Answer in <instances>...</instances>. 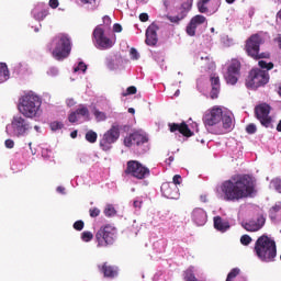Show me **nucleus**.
<instances>
[{
	"instance_id": "a878e982",
	"label": "nucleus",
	"mask_w": 281,
	"mask_h": 281,
	"mask_svg": "<svg viewBox=\"0 0 281 281\" xmlns=\"http://www.w3.org/2000/svg\"><path fill=\"white\" fill-rule=\"evenodd\" d=\"M41 8H43V4H37L31 12L35 21H44L45 18L49 14L47 9L41 10Z\"/></svg>"
},
{
	"instance_id": "423d86ee",
	"label": "nucleus",
	"mask_w": 281,
	"mask_h": 281,
	"mask_svg": "<svg viewBox=\"0 0 281 281\" xmlns=\"http://www.w3.org/2000/svg\"><path fill=\"white\" fill-rule=\"evenodd\" d=\"M128 131V125H120L114 123L109 131L103 134L99 146L104 153H109L113 148V144L120 139V131Z\"/></svg>"
},
{
	"instance_id": "09e8293b",
	"label": "nucleus",
	"mask_w": 281,
	"mask_h": 281,
	"mask_svg": "<svg viewBox=\"0 0 281 281\" xmlns=\"http://www.w3.org/2000/svg\"><path fill=\"white\" fill-rule=\"evenodd\" d=\"M89 214H90L91 218H98V216H100V209L92 207L89 210Z\"/></svg>"
},
{
	"instance_id": "5fc2aeb1",
	"label": "nucleus",
	"mask_w": 281,
	"mask_h": 281,
	"mask_svg": "<svg viewBox=\"0 0 281 281\" xmlns=\"http://www.w3.org/2000/svg\"><path fill=\"white\" fill-rule=\"evenodd\" d=\"M130 54L132 60H139V52H137L135 48H131Z\"/></svg>"
},
{
	"instance_id": "2f4dec72",
	"label": "nucleus",
	"mask_w": 281,
	"mask_h": 281,
	"mask_svg": "<svg viewBox=\"0 0 281 281\" xmlns=\"http://www.w3.org/2000/svg\"><path fill=\"white\" fill-rule=\"evenodd\" d=\"M86 142H89V144H95L98 142V133L93 132V130H90L86 133Z\"/></svg>"
},
{
	"instance_id": "c9c22d12",
	"label": "nucleus",
	"mask_w": 281,
	"mask_h": 281,
	"mask_svg": "<svg viewBox=\"0 0 281 281\" xmlns=\"http://www.w3.org/2000/svg\"><path fill=\"white\" fill-rule=\"evenodd\" d=\"M184 280L186 281H196V277H194V270H192V268H189L184 272Z\"/></svg>"
},
{
	"instance_id": "1a4fd4ad",
	"label": "nucleus",
	"mask_w": 281,
	"mask_h": 281,
	"mask_svg": "<svg viewBox=\"0 0 281 281\" xmlns=\"http://www.w3.org/2000/svg\"><path fill=\"white\" fill-rule=\"evenodd\" d=\"M269 82V72L259 68H252L246 79L247 89H259Z\"/></svg>"
},
{
	"instance_id": "8fccbe9b",
	"label": "nucleus",
	"mask_w": 281,
	"mask_h": 281,
	"mask_svg": "<svg viewBox=\"0 0 281 281\" xmlns=\"http://www.w3.org/2000/svg\"><path fill=\"white\" fill-rule=\"evenodd\" d=\"M93 115H94V117H97V120H106V116L104 115V112H101L95 108H94V111H93Z\"/></svg>"
},
{
	"instance_id": "6ab92c4d",
	"label": "nucleus",
	"mask_w": 281,
	"mask_h": 281,
	"mask_svg": "<svg viewBox=\"0 0 281 281\" xmlns=\"http://www.w3.org/2000/svg\"><path fill=\"white\" fill-rule=\"evenodd\" d=\"M160 190L166 199H179V188L170 182L162 183Z\"/></svg>"
},
{
	"instance_id": "cd10ccee",
	"label": "nucleus",
	"mask_w": 281,
	"mask_h": 281,
	"mask_svg": "<svg viewBox=\"0 0 281 281\" xmlns=\"http://www.w3.org/2000/svg\"><path fill=\"white\" fill-rule=\"evenodd\" d=\"M214 227L217 229V232L225 233L227 229H229V222L224 221L221 216L214 217Z\"/></svg>"
},
{
	"instance_id": "6e6552de",
	"label": "nucleus",
	"mask_w": 281,
	"mask_h": 281,
	"mask_svg": "<svg viewBox=\"0 0 281 281\" xmlns=\"http://www.w3.org/2000/svg\"><path fill=\"white\" fill-rule=\"evenodd\" d=\"M222 120L223 109H221L220 106L212 108L203 116V123L206 131L209 133H212L213 135H218V130H215L214 126H216V124H221Z\"/></svg>"
},
{
	"instance_id": "4c0bfd02",
	"label": "nucleus",
	"mask_w": 281,
	"mask_h": 281,
	"mask_svg": "<svg viewBox=\"0 0 281 281\" xmlns=\"http://www.w3.org/2000/svg\"><path fill=\"white\" fill-rule=\"evenodd\" d=\"M64 127H65V124H63V122L54 121L50 123V131H60Z\"/></svg>"
},
{
	"instance_id": "9b49d317",
	"label": "nucleus",
	"mask_w": 281,
	"mask_h": 281,
	"mask_svg": "<svg viewBox=\"0 0 281 281\" xmlns=\"http://www.w3.org/2000/svg\"><path fill=\"white\" fill-rule=\"evenodd\" d=\"M117 238V231L111 225L101 227L95 234L97 247H109Z\"/></svg>"
},
{
	"instance_id": "393cba45",
	"label": "nucleus",
	"mask_w": 281,
	"mask_h": 281,
	"mask_svg": "<svg viewBox=\"0 0 281 281\" xmlns=\"http://www.w3.org/2000/svg\"><path fill=\"white\" fill-rule=\"evenodd\" d=\"M234 114L229 110H223L222 124L224 131H232L234 128Z\"/></svg>"
},
{
	"instance_id": "4be33fe9",
	"label": "nucleus",
	"mask_w": 281,
	"mask_h": 281,
	"mask_svg": "<svg viewBox=\"0 0 281 281\" xmlns=\"http://www.w3.org/2000/svg\"><path fill=\"white\" fill-rule=\"evenodd\" d=\"M265 226V218L259 217L257 221L241 222V227L246 229V232H258L262 229Z\"/></svg>"
},
{
	"instance_id": "bb28decb",
	"label": "nucleus",
	"mask_w": 281,
	"mask_h": 281,
	"mask_svg": "<svg viewBox=\"0 0 281 281\" xmlns=\"http://www.w3.org/2000/svg\"><path fill=\"white\" fill-rule=\"evenodd\" d=\"M99 270L105 276V278H115L117 276V267L115 266L103 263L102 267L99 266Z\"/></svg>"
},
{
	"instance_id": "ddd939ff",
	"label": "nucleus",
	"mask_w": 281,
	"mask_h": 281,
	"mask_svg": "<svg viewBox=\"0 0 281 281\" xmlns=\"http://www.w3.org/2000/svg\"><path fill=\"white\" fill-rule=\"evenodd\" d=\"M124 144L127 148L134 146L137 155H144V153H148V137L144 136V134H139V132H135L125 137Z\"/></svg>"
},
{
	"instance_id": "c85d7f7f",
	"label": "nucleus",
	"mask_w": 281,
	"mask_h": 281,
	"mask_svg": "<svg viewBox=\"0 0 281 281\" xmlns=\"http://www.w3.org/2000/svg\"><path fill=\"white\" fill-rule=\"evenodd\" d=\"M192 10V0H188L187 2H183L178 11V16L183 21L188 16V12Z\"/></svg>"
},
{
	"instance_id": "4468645a",
	"label": "nucleus",
	"mask_w": 281,
	"mask_h": 281,
	"mask_svg": "<svg viewBox=\"0 0 281 281\" xmlns=\"http://www.w3.org/2000/svg\"><path fill=\"white\" fill-rule=\"evenodd\" d=\"M124 175L134 177V179H146V177H150V169L137 160H130L126 164Z\"/></svg>"
},
{
	"instance_id": "ea45409f",
	"label": "nucleus",
	"mask_w": 281,
	"mask_h": 281,
	"mask_svg": "<svg viewBox=\"0 0 281 281\" xmlns=\"http://www.w3.org/2000/svg\"><path fill=\"white\" fill-rule=\"evenodd\" d=\"M238 273H240V269L238 268H234L233 270H231V272L228 273L226 281H232L234 280V278H236V276H238Z\"/></svg>"
},
{
	"instance_id": "774afa93",
	"label": "nucleus",
	"mask_w": 281,
	"mask_h": 281,
	"mask_svg": "<svg viewBox=\"0 0 281 281\" xmlns=\"http://www.w3.org/2000/svg\"><path fill=\"white\" fill-rule=\"evenodd\" d=\"M277 131H278V133H281V120L279 121V123L277 125Z\"/></svg>"
},
{
	"instance_id": "338daca9",
	"label": "nucleus",
	"mask_w": 281,
	"mask_h": 281,
	"mask_svg": "<svg viewBox=\"0 0 281 281\" xmlns=\"http://www.w3.org/2000/svg\"><path fill=\"white\" fill-rule=\"evenodd\" d=\"M57 192L60 194H65V188L64 187H57Z\"/></svg>"
},
{
	"instance_id": "20e7f679",
	"label": "nucleus",
	"mask_w": 281,
	"mask_h": 281,
	"mask_svg": "<svg viewBox=\"0 0 281 281\" xmlns=\"http://www.w3.org/2000/svg\"><path fill=\"white\" fill-rule=\"evenodd\" d=\"M32 122L27 116H22V114H15L11 119V123L5 126V133L9 137H27L32 133Z\"/></svg>"
},
{
	"instance_id": "37998d69",
	"label": "nucleus",
	"mask_w": 281,
	"mask_h": 281,
	"mask_svg": "<svg viewBox=\"0 0 281 281\" xmlns=\"http://www.w3.org/2000/svg\"><path fill=\"white\" fill-rule=\"evenodd\" d=\"M74 229H76L77 232H82V229H85V222L82 220H79L77 222L74 223Z\"/></svg>"
},
{
	"instance_id": "f704fd0d",
	"label": "nucleus",
	"mask_w": 281,
	"mask_h": 281,
	"mask_svg": "<svg viewBox=\"0 0 281 281\" xmlns=\"http://www.w3.org/2000/svg\"><path fill=\"white\" fill-rule=\"evenodd\" d=\"M75 113L81 115V117H89V109H87L85 105H79Z\"/></svg>"
},
{
	"instance_id": "72a5a7b5",
	"label": "nucleus",
	"mask_w": 281,
	"mask_h": 281,
	"mask_svg": "<svg viewBox=\"0 0 281 281\" xmlns=\"http://www.w3.org/2000/svg\"><path fill=\"white\" fill-rule=\"evenodd\" d=\"M103 212H104V215L108 216L109 218L117 214V211H115V207L112 204H108Z\"/></svg>"
},
{
	"instance_id": "58836bf2",
	"label": "nucleus",
	"mask_w": 281,
	"mask_h": 281,
	"mask_svg": "<svg viewBox=\"0 0 281 281\" xmlns=\"http://www.w3.org/2000/svg\"><path fill=\"white\" fill-rule=\"evenodd\" d=\"M259 67L261 69H267V71H270V69L273 68V63H267L265 60H259Z\"/></svg>"
},
{
	"instance_id": "5701e85b",
	"label": "nucleus",
	"mask_w": 281,
	"mask_h": 281,
	"mask_svg": "<svg viewBox=\"0 0 281 281\" xmlns=\"http://www.w3.org/2000/svg\"><path fill=\"white\" fill-rule=\"evenodd\" d=\"M169 130L171 133L179 131V133H181V135H184V137H192V135H194V133L190 131V127L188 126V124H186V122H182L181 124L169 123Z\"/></svg>"
},
{
	"instance_id": "a211bd4d",
	"label": "nucleus",
	"mask_w": 281,
	"mask_h": 281,
	"mask_svg": "<svg viewBox=\"0 0 281 281\" xmlns=\"http://www.w3.org/2000/svg\"><path fill=\"white\" fill-rule=\"evenodd\" d=\"M207 19L204 15H195L191 19L190 23L187 25L188 36H196V27L203 25Z\"/></svg>"
},
{
	"instance_id": "a19ab883",
	"label": "nucleus",
	"mask_w": 281,
	"mask_h": 281,
	"mask_svg": "<svg viewBox=\"0 0 281 281\" xmlns=\"http://www.w3.org/2000/svg\"><path fill=\"white\" fill-rule=\"evenodd\" d=\"M82 71L85 74L87 71V66L83 61H79L78 66L74 67V72Z\"/></svg>"
},
{
	"instance_id": "bf43d9fd",
	"label": "nucleus",
	"mask_w": 281,
	"mask_h": 281,
	"mask_svg": "<svg viewBox=\"0 0 281 281\" xmlns=\"http://www.w3.org/2000/svg\"><path fill=\"white\" fill-rule=\"evenodd\" d=\"M139 21H142V23H146V21H148V13H140Z\"/></svg>"
},
{
	"instance_id": "864d4df0",
	"label": "nucleus",
	"mask_w": 281,
	"mask_h": 281,
	"mask_svg": "<svg viewBox=\"0 0 281 281\" xmlns=\"http://www.w3.org/2000/svg\"><path fill=\"white\" fill-rule=\"evenodd\" d=\"M47 76H52L53 78H56V76H58V68L56 67H50L47 70Z\"/></svg>"
},
{
	"instance_id": "9d476101",
	"label": "nucleus",
	"mask_w": 281,
	"mask_h": 281,
	"mask_svg": "<svg viewBox=\"0 0 281 281\" xmlns=\"http://www.w3.org/2000/svg\"><path fill=\"white\" fill-rule=\"evenodd\" d=\"M260 45H262V36L259 34L251 35L246 41V54L255 60H261V58H269V53H260Z\"/></svg>"
},
{
	"instance_id": "473e14b6",
	"label": "nucleus",
	"mask_w": 281,
	"mask_h": 281,
	"mask_svg": "<svg viewBox=\"0 0 281 281\" xmlns=\"http://www.w3.org/2000/svg\"><path fill=\"white\" fill-rule=\"evenodd\" d=\"M270 188H273L276 192H279L281 194V179L280 178H274L270 181Z\"/></svg>"
},
{
	"instance_id": "b1692460",
	"label": "nucleus",
	"mask_w": 281,
	"mask_h": 281,
	"mask_svg": "<svg viewBox=\"0 0 281 281\" xmlns=\"http://www.w3.org/2000/svg\"><path fill=\"white\" fill-rule=\"evenodd\" d=\"M210 80H211V87H212V90L210 92V98L212 100H216V98H218V93H221V79L218 78V76L212 75L210 77Z\"/></svg>"
},
{
	"instance_id": "c756f323",
	"label": "nucleus",
	"mask_w": 281,
	"mask_h": 281,
	"mask_svg": "<svg viewBox=\"0 0 281 281\" xmlns=\"http://www.w3.org/2000/svg\"><path fill=\"white\" fill-rule=\"evenodd\" d=\"M7 80H10V70L5 63H0V85H3Z\"/></svg>"
},
{
	"instance_id": "de8ad7c7",
	"label": "nucleus",
	"mask_w": 281,
	"mask_h": 281,
	"mask_svg": "<svg viewBox=\"0 0 281 281\" xmlns=\"http://www.w3.org/2000/svg\"><path fill=\"white\" fill-rule=\"evenodd\" d=\"M135 93H137V88L134 86H131L126 89V92H123V95H135Z\"/></svg>"
},
{
	"instance_id": "a18cd8bd",
	"label": "nucleus",
	"mask_w": 281,
	"mask_h": 281,
	"mask_svg": "<svg viewBox=\"0 0 281 281\" xmlns=\"http://www.w3.org/2000/svg\"><path fill=\"white\" fill-rule=\"evenodd\" d=\"M256 131H258V128L256 127V124L250 123L246 126V133H248V135H254L256 133Z\"/></svg>"
},
{
	"instance_id": "f257e3e1",
	"label": "nucleus",
	"mask_w": 281,
	"mask_h": 281,
	"mask_svg": "<svg viewBox=\"0 0 281 281\" xmlns=\"http://www.w3.org/2000/svg\"><path fill=\"white\" fill-rule=\"evenodd\" d=\"M255 192L254 179L249 175H234L220 186V199L238 203Z\"/></svg>"
},
{
	"instance_id": "7c9ffc66",
	"label": "nucleus",
	"mask_w": 281,
	"mask_h": 281,
	"mask_svg": "<svg viewBox=\"0 0 281 281\" xmlns=\"http://www.w3.org/2000/svg\"><path fill=\"white\" fill-rule=\"evenodd\" d=\"M105 65H106L108 69H110V71H115L116 69L120 68V65H117V63H115V59L111 55L105 57Z\"/></svg>"
},
{
	"instance_id": "49530a36",
	"label": "nucleus",
	"mask_w": 281,
	"mask_h": 281,
	"mask_svg": "<svg viewBox=\"0 0 281 281\" xmlns=\"http://www.w3.org/2000/svg\"><path fill=\"white\" fill-rule=\"evenodd\" d=\"M221 42L226 46L229 47V45H232V43H234V40L229 38L228 35H223L221 37Z\"/></svg>"
},
{
	"instance_id": "6e6d98bb",
	"label": "nucleus",
	"mask_w": 281,
	"mask_h": 281,
	"mask_svg": "<svg viewBox=\"0 0 281 281\" xmlns=\"http://www.w3.org/2000/svg\"><path fill=\"white\" fill-rule=\"evenodd\" d=\"M171 184L181 186V176L180 175L173 176Z\"/></svg>"
},
{
	"instance_id": "e433bc0d",
	"label": "nucleus",
	"mask_w": 281,
	"mask_h": 281,
	"mask_svg": "<svg viewBox=\"0 0 281 281\" xmlns=\"http://www.w3.org/2000/svg\"><path fill=\"white\" fill-rule=\"evenodd\" d=\"M81 239L83 240V243H91V240H93V233L86 231L81 234Z\"/></svg>"
},
{
	"instance_id": "0e129e2a",
	"label": "nucleus",
	"mask_w": 281,
	"mask_h": 281,
	"mask_svg": "<svg viewBox=\"0 0 281 281\" xmlns=\"http://www.w3.org/2000/svg\"><path fill=\"white\" fill-rule=\"evenodd\" d=\"M66 104H67V106H75L76 100H74V99H67V100H66Z\"/></svg>"
},
{
	"instance_id": "7ed1b4c3",
	"label": "nucleus",
	"mask_w": 281,
	"mask_h": 281,
	"mask_svg": "<svg viewBox=\"0 0 281 281\" xmlns=\"http://www.w3.org/2000/svg\"><path fill=\"white\" fill-rule=\"evenodd\" d=\"M42 104H43V101H41V97L36 94H25L20 99L18 109H19L20 115L27 117L29 120H32L41 115Z\"/></svg>"
},
{
	"instance_id": "412c9836",
	"label": "nucleus",
	"mask_w": 281,
	"mask_h": 281,
	"mask_svg": "<svg viewBox=\"0 0 281 281\" xmlns=\"http://www.w3.org/2000/svg\"><path fill=\"white\" fill-rule=\"evenodd\" d=\"M192 221L198 225L199 227H203L205 223H207V213L205 210L198 207L192 211Z\"/></svg>"
},
{
	"instance_id": "680f3d73",
	"label": "nucleus",
	"mask_w": 281,
	"mask_h": 281,
	"mask_svg": "<svg viewBox=\"0 0 281 281\" xmlns=\"http://www.w3.org/2000/svg\"><path fill=\"white\" fill-rule=\"evenodd\" d=\"M113 31L116 32V33L122 32V25L120 23H115L113 25Z\"/></svg>"
},
{
	"instance_id": "4d7b16f0",
	"label": "nucleus",
	"mask_w": 281,
	"mask_h": 281,
	"mask_svg": "<svg viewBox=\"0 0 281 281\" xmlns=\"http://www.w3.org/2000/svg\"><path fill=\"white\" fill-rule=\"evenodd\" d=\"M168 20H169L171 23H179V21H182V20L180 19L179 14H178V15H175V16L169 15V16H168Z\"/></svg>"
},
{
	"instance_id": "aec40b11",
	"label": "nucleus",
	"mask_w": 281,
	"mask_h": 281,
	"mask_svg": "<svg viewBox=\"0 0 281 281\" xmlns=\"http://www.w3.org/2000/svg\"><path fill=\"white\" fill-rule=\"evenodd\" d=\"M157 30H159L158 25L151 24L146 30V45H149V47H155L157 45L159 38L157 37Z\"/></svg>"
},
{
	"instance_id": "052dcab7",
	"label": "nucleus",
	"mask_w": 281,
	"mask_h": 281,
	"mask_svg": "<svg viewBox=\"0 0 281 281\" xmlns=\"http://www.w3.org/2000/svg\"><path fill=\"white\" fill-rule=\"evenodd\" d=\"M49 5H50V8L56 10V8H58V5H59L58 0H49Z\"/></svg>"
},
{
	"instance_id": "dca6fc26",
	"label": "nucleus",
	"mask_w": 281,
	"mask_h": 281,
	"mask_svg": "<svg viewBox=\"0 0 281 281\" xmlns=\"http://www.w3.org/2000/svg\"><path fill=\"white\" fill-rule=\"evenodd\" d=\"M271 106L267 103H262L255 108V115L257 120H259L260 124L266 128H273V124H271Z\"/></svg>"
},
{
	"instance_id": "3c124183",
	"label": "nucleus",
	"mask_w": 281,
	"mask_h": 281,
	"mask_svg": "<svg viewBox=\"0 0 281 281\" xmlns=\"http://www.w3.org/2000/svg\"><path fill=\"white\" fill-rule=\"evenodd\" d=\"M240 243H241V245H245V246L250 245L251 237L249 235H243L240 237Z\"/></svg>"
},
{
	"instance_id": "f03ea898",
	"label": "nucleus",
	"mask_w": 281,
	"mask_h": 281,
	"mask_svg": "<svg viewBox=\"0 0 281 281\" xmlns=\"http://www.w3.org/2000/svg\"><path fill=\"white\" fill-rule=\"evenodd\" d=\"M255 252L261 262H276L278 256L276 240L267 235L260 236L255 244Z\"/></svg>"
},
{
	"instance_id": "69168bd1",
	"label": "nucleus",
	"mask_w": 281,
	"mask_h": 281,
	"mask_svg": "<svg viewBox=\"0 0 281 281\" xmlns=\"http://www.w3.org/2000/svg\"><path fill=\"white\" fill-rule=\"evenodd\" d=\"M103 23H105L106 25H111V18L109 15H104Z\"/></svg>"
},
{
	"instance_id": "c03bdc74",
	"label": "nucleus",
	"mask_w": 281,
	"mask_h": 281,
	"mask_svg": "<svg viewBox=\"0 0 281 281\" xmlns=\"http://www.w3.org/2000/svg\"><path fill=\"white\" fill-rule=\"evenodd\" d=\"M206 5H207L206 3H203L201 1L198 2V9H199V12H201V14H207L209 9Z\"/></svg>"
},
{
	"instance_id": "f3484780",
	"label": "nucleus",
	"mask_w": 281,
	"mask_h": 281,
	"mask_svg": "<svg viewBox=\"0 0 281 281\" xmlns=\"http://www.w3.org/2000/svg\"><path fill=\"white\" fill-rule=\"evenodd\" d=\"M240 76V61L237 59H233L229 64L224 78L227 85H236L238 82V78Z\"/></svg>"
},
{
	"instance_id": "79ce46f5",
	"label": "nucleus",
	"mask_w": 281,
	"mask_h": 281,
	"mask_svg": "<svg viewBox=\"0 0 281 281\" xmlns=\"http://www.w3.org/2000/svg\"><path fill=\"white\" fill-rule=\"evenodd\" d=\"M278 212H281L280 204H277L270 209V218H276V214H278Z\"/></svg>"
},
{
	"instance_id": "e2e57ef3",
	"label": "nucleus",
	"mask_w": 281,
	"mask_h": 281,
	"mask_svg": "<svg viewBox=\"0 0 281 281\" xmlns=\"http://www.w3.org/2000/svg\"><path fill=\"white\" fill-rule=\"evenodd\" d=\"M142 203H143L142 200H135L133 205H134V207L140 210L142 209Z\"/></svg>"
},
{
	"instance_id": "39448f33",
	"label": "nucleus",
	"mask_w": 281,
	"mask_h": 281,
	"mask_svg": "<svg viewBox=\"0 0 281 281\" xmlns=\"http://www.w3.org/2000/svg\"><path fill=\"white\" fill-rule=\"evenodd\" d=\"M53 57L55 60H65L71 54V37L65 33H59L52 41Z\"/></svg>"
},
{
	"instance_id": "0eeeda50",
	"label": "nucleus",
	"mask_w": 281,
	"mask_h": 281,
	"mask_svg": "<svg viewBox=\"0 0 281 281\" xmlns=\"http://www.w3.org/2000/svg\"><path fill=\"white\" fill-rule=\"evenodd\" d=\"M128 131V125H120L114 123L109 131L103 134L99 146L104 153H109L113 148V144L120 139V131Z\"/></svg>"
},
{
	"instance_id": "2eb2a0df",
	"label": "nucleus",
	"mask_w": 281,
	"mask_h": 281,
	"mask_svg": "<svg viewBox=\"0 0 281 281\" xmlns=\"http://www.w3.org/2000/svg\"><path fill=\"white\" fill-rule=\"evenodd\" d=\"M92 36L95 41L97 49H111L115 45L111 38L104 35V29L100 27V25L93 30Z\"/></svg>"
},
{
	"instance_id": "f8f14e48",
	"label": "nucleus",
	"mask_w": 281,
	"mask_h": 281,
	"mask_svg": "<svg viewBox=\"0 0 281 281\" xmlns=\"http://www.w3.org/2000/svg\"><path fill=\"white\" fill-rule=\"evenodd\" d=\"M117 238V231L111 225L101 227L95 234L97 247H109Z\"/></svg>"
},
{
	"instance_id": "603ef678",
	"label": "nucleus",
	"mask_w": 281,
	"mask_h": 281,
	"mask_svg": "<svg viewBox=\"0 0 281 281\" xmlns=\"http://www.w3.org/2000/svg\"><path fill=\"white\" fill-rule=\"evenodd\" d=\"M68 122H70L71 124H76V122H78V114L76 111L69 114Z\"/></svg>"
},
{
	"instance_id": "13d9d810",
	"label": "nucleus",
	"mask_w": 281,
	"mask_h": 281,
	"mask_svg": "<svg viewBox=\"0 0 281 281\" xmlns=\"http://www.w3.org/2000/svg\"><path fill=\"white\" fill-rule=\"evenodd\" d=\"M4 146H5V148H14V140L13 139H7L5 142H4Z\"/></svg>"
}]
</instances>
